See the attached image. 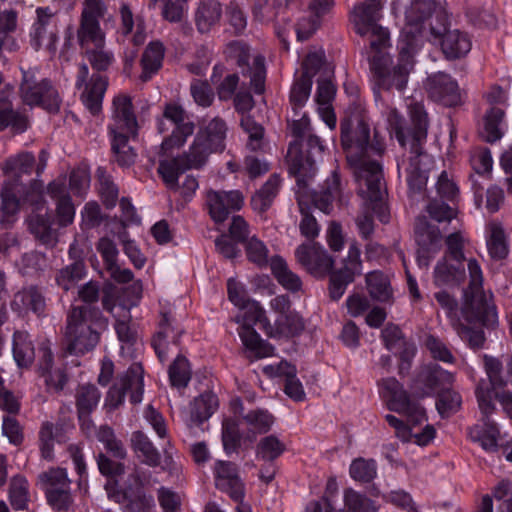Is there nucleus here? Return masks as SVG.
Listing matches in <instances>:
<instances>
[{"label": "nucleus", "mask_w": 512, "mask_h": 512, "mask_svg": "<svg viewBox=\"0 0 512 512\" xmlns=\"http://www.w3.org/2000/svg\"><path fill=\"white\" fill-rule=\"evenodd\" d=\"M369 119L364 112L341 121V142L349 165L353 168L360 195L372 203V209L381 222L387 223L389 215L383 203V173L380 163L372 156H381L385 142L375 131L370 142Z\"/></svg>", "instance_id": "nucleus-1"}, {"label": "nucleus", "mask_w": 512, "mask_h": 512, "mask_svg": "<svg viewBox=\"0 0 512 512\" xmlns=\"http://www.w3.org/2000/svg\"><path fill=\"white\" fill-rule=\"evenodd\" d=\"M470 282L464 293L465 302L460 310L462 319L453 320V328L458 336L472 349H479L485 342L482 329L471 325L480 324L493 328L498 323L496 306L492 301V294L483 290V275L479 263L475 259L468 261Z\"/></svg>", "instance_id": "nucleus-2"}, {"label": "nucleus", "mask_w": 512, "mask_h": 512, "mask_svg": "<svg viewBox=\"0 0 512 512\" xmlns=\"http://www.w3.org/2000/svg\"><path fill=\"white\" fill-rule=\"evenodd\" d=\"M35 161L31 152H20L4 162L5 180L1 198L2 209L6 214H15L22 204H37L42 197L43 184L38 180L27 179L35 169Z\"/></svg>", "instance_id": "nucleus-3"}, {"label": "nucleus", "mask_w": 512, "mask_h": 512, "mask_svg": "<svg viewBox=\"0 0 512 512\" xmlns=\"http://www.w3.org/2000/svg\"><path fill=\"white\" fill-rule=\"evenodd\" d=\"M108 327V319L95 306L72 305L67 312L63 340L66 352L82 356L91 352L100 342L101 333Z\"/></svg>", "instance_id": "nucleus-4"}, {"label": "nucleus", "mask_w": 512, "mask_h": 512, "mask_svg": "<svg viewBox=\"0 0 512 512\" xmlns=\"http://www.w3.org/2000/svg\"><path fill=\"white\" fill-rule=\"evenodd\" d=\"M107 12L102 0H84L77 29V41L91 67L96 71H107L115 62L112 51L106 49V35L100 19Z\"/></svg>", "instance_id": "nucleus-5"}, {"label": "nucleus", "mask_w": 512, "mask_h": 512, "mask_svg": "<svg viewBox=\"0 0 512 512\" xmlns=\"http://www.w3.org/2000/svg\"><path fill=\"white\" fill-rule=\"evenodd\" d=\"M380 0H364L355 5L350 19L357 34L368 37L369 49L390 47L389 32L379 25L382 17Z\"/></svg>", "instance_id": "nucleus-6"}, {"label": "nucleus", "mask_w": 512, "mask_h": 512, "mask_svg": "<svg viewBox=\"0 0 512 512\" xmlns=\"http://www.w3.org/2000/svg\"><path fill=\"white\" fill-rule=\"evenodd\" d=\"M475 394L483 417L481 423L469 428L468 435L471 441L478 443L485 451L494 452L498 448L500 431L497 424L489 419L495 411L492 393L486 383L481 382L477 385Z\"/></svg>", "instance_id": "nucleus-7"}, {"label": "nucleus", "mask_w": 512, "mask_h": 512, "mask_svg": "<svg viewBox=\"0 0 512 512\" xmlns=\"http://www.w3.org/2000/svg\"><path fill=\"white\" fill-rule=\"evenodd\" d=\"M224 53L227 58L236 62L242 77L249 79L250 88L254 93L262 94L266 80L265 58L258 53L251 54L249 46L242 41L228 43Z\"/></svg>", "instance_id": "nucleus-8"}, {"label": "nucleus", "mask_w": 512, "mask_h": 512, "mask_svg": "<svg viewBox=\"0 0 512 512\" xmlns=\"http://www.w3.org/2000/svg\"><path fill=\"white\" fill-rule=\"evenodd\" d=\"M388 48L379 46L368 51L370 70L375 86L378 90H390L392 88L403 90L407 85L411 70L398 62L391 68V58L387 52Z\"/></svg>", "instance_id": "nucleus-9"}, {"label": "nucleus", "mask_w": 512, "mask_h": 512, "mask_svg": "<svg viewBox=\"0 0 512 512\" xmlns=\"http://www.w3.org/2000/svg\"><path fill=\"white\" fill-rule=\"evenodd\" d=\"M37 484L44 491L47 503L59 511H68L74 499L71 492V480L66 469L55 467L40 473Z\"/></svg>", "instance_id": "nucleus-10"}, {"label": "nucleus", "mask_w": 512, "mask_h": 512, "mask_svg": "<svg viewBox=\"0 0 512 512\" xmlns=\"http://www.w3.org/2000/svg\"><path fill=\"white\" fill-rule=\"evenodd\" d=\"M20 97L29 106H40L49 112H56L60 98L48 79H38L33 71H22Z\"/></svg>", "instance_id": "nucleus-11"}, {"label": "nucleus", "mask_w": 512, "mask_h": 512, "mask_svg": "<svg viewBox=\"0 0 512 512\" xmlns=\"http://www.w3.org/2000/svg\"><path fill=\"white\" fill-rule=\"evenodd\" d=\"M379 393L390 410L404 414L413 425L425 420V411L412 401L399 381L393 377L383 379L379 383Z\"/></svg>", "instance_id": "nucleus-12"}, {"label": "nucleus", "mask_w": 512, "mask_h": 512, "mask_svg": "<svg viewBox=\"0 0 512 512\" xmlns=\"http://www.w3.org/2000/svg\"><path fill=\"white\" fill-rule=\"evenodd\" d=\"M75 86L80 92V100L85 108L94 116L101 113L108 87L107 77L100 74L89 76V68L83 63L78 67Z\"/></svg>", "instance_id": "nucleus-13"}, {"label": "nucleus", "mask_w": 512, "mask_h": 512, "mask_svg": "<svg viewBox=\"0 0 512 512\" xmlns=\"http://www.w3.org/2000/svg\"><path fill=\"white\" fill-rule=\"evenodd\" d=\"M436 17L437 26L430 24V34L434 40H440L445 58L455 60L466 56L472 48L469 34L459 29L447 30L446 15L438 14Z\"/></svg>", "instance_id": "nucleus-14"}, {"label": "nucleus", "mask_w": 512, "mask_h": 512, "mask_svg": "<svg viewBox=\"0 0 512 512\" xmlns=\"http://www.w3.org/2000/svg\"><path fill=\"white\" fill-rule=\"evenodd\" d=\"M436 197H431L426 210L429 216L438 223L450 222L456 217V210L448 202H454L458 196V187L443 171L436 182Z\"/></svg>", "instance_id": "nucleus-15"}, {"label": "nucleus", "mask_w": 512, "mask_h": 512, "mask_svg": "<svg viewBox=\"0 0 512 512\" xmlns=\"http://www.w3.org/2000/svg\"><path fill=\"white\" fill-rule=\"evenodd\" d=\"M58 40V29L54 13L48 7L36 9V19L29 32V42L35 51L44 48L55 52Z\"/></svg>", "instance_id": "nucleus-16"}, {"label": "nucleus", "mask_w": 512, "mask_h": 512, "mask_svg": "<svg viewBox=\"0 0 512 512\" xmlns=\"http://www.w3.org/2000/svg\"><path fill=\"white\" fill-rule=\"evenodd\" d=\"M127 393H129L131 403L137 404L142 401L143 369L138 363L132 364L119 382L110 388L107 401L113 408H116L124 402Z\"/></svg>", "instance_id": "nucleus-17"}, {"label": "nucleus", "mask_w": 512, "mask_h": 512, "mask_svg": "<svg viewBox=\"0 0 512 512\" xmlns=\"http://www.w3.org/2000/svg\"><path fill=\"white\" fill-rule=\"evenodd\" d=\"M422 143L413 141L410 156L402 163H398V168H403L406 173V179L412 190H421L427 183L428 172L433 166V158L424 152Z\"/></svg>", "instance_id": "nucleus-18"}, {"label": "nucleus", "mask_w": 512, "mask_h": 512, "mask_svg": "<svg viewBox=\"0 0 512 512\" xmlns=\"http://www.w3.org/2000/svg\"><path fill=\"white\" fill-rule=\"evenodd\" d=\"M361 251L357 242L349 246L348 255L343 261V267L330 276V295L334 300L339 299L345 292L348 284L352 283L356 275L362 272Z\"/></svg>", "instance_id": "nucleus-19"}, {"label": "nucleus", "mask_w": 512, "mask_h": 512, "mask_svg": "<svg viewBox=\"0 0 512 512\" xmlns=\"http://www.w3.org/2000/svg\"><path fill=\"white\" fill-rule=\"evenodd\" d=\"M107 130L108 133L138 134L139 125L130 96L118 94L113 98Z\"/></svg>", "instance_id": "nucleus-20"}, {"label": "nucleus", "mask_w": 512, "mask_h": 512, "mask_svg": "<svg viewBox=\"0 0 512 512\" xmlns=\"http://www.w3.org/2000/svg\"><path fill=\"white\" fill-rule=\"evenodd\" d=\"M163 118L171 121L175 127L172 130V134L163 140L162 149L168 151L183 146L187 138L194 132V123L186 120L184 109L174 103L165 106Z\"/></svg>", "instance_id": "nucleus-21"}, {"label": "nucleus", "mask_w": 512, "mask_h": 512, "mask_svg": "<svg viewBox=\"0 0 512 512\" xmlns=\"http://www.w3.org/2000/svg\"><path fill=\"white\" fill-rule=\"evenodd\" d=\"M426 90L433 101L444 106L453 107L461 102L457 81L445 72L430 75L426 81Z\"/></svg>", "instance_id": "nucleus-22"}, {"label": "nucleus", "mask_w": 512, "mask_h": 512, "mask_svg": "<svg viewBox=\"0 0 512 512\" xmlns=\"http://www.w3.org/2000/svg\"><path fill=\"white\" fill-rule=\"evenodd\" d=\"M243 204L244 196L239 190H209L206 194V205L215 222H224L230 213L239 211Z\"/></svg>", "instance_id": "nucleus-23"}, {"label": "nucleus", "mask_w": 512, "mask_h": 512, "mask_svg": "<svg viewBox=\"0 0 512 512\" xmlns=\"http://www.w3.org/2000/svg\"><path fill=\"white\" fill-rule=\"evenodd\" d=\"M295 257L301 266L315 276L329 273L334 264L327 251L316 243L298 246L295 250Z\"/></svg>", "instance_id": "nucleus-24"}, {"label": "nucleus", "mask_w": 512, "mask_h": 512, "mask_svg": "<svg viewBox=\"0 0 512 512\" xmlns=\"http://www.w3.org/2000/svg\"><path fill=\"white\" fill-rule=\"evenodd\" d=\"M438 14L445 15L437 9L434 0H415L406 11V25L415 28L419 34L430 33V24L437 26Z\"/></svg>", "instance_id": "nucleus-25"}, {"label": "nucleus", "mask_w": 512, "mask_h": 512, "mask_svg": "<svg viewBox=\"0 0 512 512\" xmlns=\"http://www.w3.org/2000/svg\"><path fill=\"white\" fill-rule=\"evenodd\" d=\"M216 487L227 493L232 500L239 502L244 498L242 483L236 464L229 461H217L214 466Z\"/></svg>", "instance_id": "nucleus-26"}, {"label": "nucleus", "mask_w": 512, "mask_h": 512, "mask_svg": "<svg viewBox=\"0 0 512 512\" xmlns=\"http://www.w3.org/2000/svg\"><path fill=\"white\" fill-rule=\"evenodd\" d=\"M415 233L419 246L417 251L418 266L427 268L431 259L441 247V233L437 228L425 225L420 219L416 224Z\"/></svg>", "instance_id": "nucleus-27"}, {"label": "nucleus", "mask_w": 512, "mask_h": 512, "mask_svg": "<svg viewBox=\"0 0 512 512\" xmlns=\"http://www.w3.org/2000/svg\"><path fill=\"white\" fill-rule=\"evenodd\" d=\"M183 330L172 325L170 313H162L159 329L152 339V346L161 362L168 359L172 346L177 347Z\"/></svg>", "instance_id": "nucleus-28"}, {"label": "nucleus", "mask_w": 512, "mask_h": 512, "mask_svg": "<svg viewBox=\"0 0 512 512\" xmlns=\"http://www.w3.org/2000/svg\"><path fill=\"white\" fill-rule=\"evenodd\" d=\"M13 92V87L9 83H4L3 76L0 74V131L11 127L14 132L22 133L28 128V119L22 113L13 109L9 96Z\"/></svg>", "instance_id": "nucleus-29"}, {"label": "nucleus", "mask_w": 512, "mask_h": 512, "mask_svg": "<svg viewBox=\"0 0 512 512\" xmlns=\"http://www.w3.org/2000/svg\"><path fill=\"white\" fill-rule=\"evenodd\" d=\"M46 300L43 292L37 286H26L17 291L11 301V309L19 315L32 312L38 316L44 314Z\"/></svg>", "instance_id": "nucleus-30"}, {"label": "nucleus", "mask_w": 512, "mask_h": 512, "mask_svg": "<svg viewBox=\"0 0 512 512\" xmlns=\"http://www.w3.org/2000/svg\"><path fill=\"white\" fill-rule=\"evenodd\" d=\"M47 193L56 203V215L60 226L71 224L75 217V207L67 191L64 179H56L47 187Z\"/></svg>", "instance_id": "nucleus-31"}, {"label": "nucleus", "mask_w": 512, "mask_h": 512, "mask_svg": "<svg viewBox=\"0 0 512 512\" xmlns=\"http://www.w3.org/2000/svg\"><path fill=\"white\" fill-rule=\"evenodd\" d=\"M227 132L228 127L225 120L216 116L206 122L204 121L196 136L214 152H222L225 149Z\"/></svg>", "instance_id": "nucleus-32"}, {"label": "nucleus", "mask_w": 512, "mask_h": 512, "mask_svg": "<svg viewBox=\"0 0 512 512\" xmlns=\"http://www.w3.org/2000/svg\"><path fill=\"white\" fill-rule=\"evenodd\" d=\"M69 255L74 259V262L60 269L55 278L58 286L65 291L73 288L86 275L85 264L78 259L79 254L74 243L70 245Z\"/></svg>", "instance_id": "nucleus-33"}, {"label": "nucleus", "mask_w": 512, "mask_h": 512, "mask_svg": "<svg viewBox=\"0 0 512 512\" xmlns=\"http://www.w3.org/2000/svg\"><path fill=\"white\" fill-rule=\"evenodd\" d=\"M113 161L120 167H130L136 159V152L129 145L130 139H135L138 134L108 133Z\"/></svg>", "instance_id": "nucleus-34"}, {"label": "nucleus", "mask_w": 512, "mask_h": 512, "mask_svg": "<svg viewBox=\"0 0 512 512\" xmlns=\"http://www.w3.org/2000/svg\"><path fill=\"white\" fill-rule=\"evenodd\" d=\"M222 5L218 0H200L195 10V23L201 33H207L222 16Z\"/></svg>", "instance_id": "nucleus-35"}, {"label": "nucleus", "mask_w": 512, "mask_h": 512, "mask_svg": "<svg viewBox=\"0 0 512 512\" xmlns=\"http://www.w3.org/2000/svg\"><path fill=\"white\" fill-rule=\"evenodd\" d=\"M366 286L372 299L382 303L393 301V288L390 277L381 271H372L366 275Z\"/></svg>", "instance_id": "nucleus-36"}, {"label": "nucleus", "mask_w": 512, "mask_h": 512, "mask_svg": "<svg viewBox=\"0 0 512 512\" xmlns=\"http://www.w3.org/2000/svg\"><path fill=\"white\" fill-rule=\"evenodd\" d=\"M243 311L236 317V322L240 326L251 325L253 328L257 325L268 336L273 334V326L271 325L264 308L257 301H252L248 306L241 309Z\"/></svg>", "instance_id": "nucleus-37"}, {"label": "nucleus", "mask_w": 512, "mask_h": 512, "mask_svg": "<svg viewBox=\"0 0 512 512\" xmlns=\"http://www.w3.org/2000/svg\"><path fill=\"white\" fill-rule=\"evenodd\" d=\"M238 334L243 345L250 353V356L258 359L269 357L273 354V346L262 340L259 334L251 325L239 326Z\"/></svg>", "instance_id": "nucleus-38"}, {"label": "nucleus", "mask_w": 512, "mask_h": 512, "mask_svg": "<svg viewBox=\"0 0 512 512\" xmlns=\"http://www.w3.org/2000/svg\"><path fill=\"white\" fill-rule=\"evenodd\" d=\"M342 203L340 179L337 174H333L327 179L322 189L314 195V205L325 214H330L333 210L335 201Z\"/></svg>", "instance_id": "nucleus-39"}, {"label": "nucleus", "mask_w": 512, "mask_h": 512, "mask_svg": "<svg viewBox=\"0 0 512 512\" xmlns=\"http://www.w3.org/2000/svg\"><path fill=\"white\" fill-rule=\"evenodd\" d=\"M505 127L504 109L502 107H491L485 113L480 135L486 142L494 143L503 136Z\"/></svg>", "instance_id": "nucleus-40"}, {"label": "nucleus", "mask_w": 512, "mask_h": 512, "mask_svg": "<svg viewBox=\"0 0 512 512\" xmlns=\"http://www.w3.org/2000/svg\"><path fill=\"white\" fill-rule=\"evenodd\" d=\"M270 269L278 283L291 292H297L302 287L300 277L290 270L286 261L281 256L270 258Z\"/></svg>", "instance_id": "nucleus-41"}, {"label": "nucleus", "mask_w": 512, "mask_h": 512, "mask_svg": "<svg viewBox=\"0 0 512 512\" xmlns=\"http://www.w3.org/2000/svg\"><path fill=\"white\" fill-rule=\"evenodd\" d=\"M165 48L160 41H152L143 52L141 65L143 81L149 80L162 67Z\"/></svg>", "instance_id": "nucleus-42"}, {"label": "nucleus", "mask_w": 512, "mask_h": 512, "mask_svg": "<svg viewBox=\"0 0 512 512\" xmlns=\"http://www.w3.org/2000/svg\"><path fill=\"white\" fill-rule=\"evenodd\" d=\"M131 446L138 457H142V461L146 465L156 467L160 464V453L149 437L142 431H135L132 433Z\"/></svg>", "instance_id": "nucleus-43"}, {"label": "nucleus", "mask_w": 512, "mask_h": 512, "mask_svg": "<svg viewBox=\"0 0 512 512\" xmlns=\"http://www.w3.org/2000/svg\"><path fill=\"white\" fill-rule=\"evenodd\" d=\"M218 405V398L213 392H204L190 404L191 421L195 424H201L212 416Z\"/></svg>", "instance_id": "nucleus-44"}, {"label": "nucleus", "mask_w": 512, "mask_h": 512, "mask_svg": "<svg viewBox=\"0 0 512 512\" xmlns=\"http://www.w3.org/2000/svg\"><path fill=\"white\" fill-rule=\"evenodd\" d=\"M422 35L423 34H419L418 32H416L415 28L408 27L406 25L398 43L399 64L412 70L414 65L413 56L417 52L419 47L418 36Z\"/></svg>", "instance_id": "nucleus-45"}, {"label": "nucleus", "mask_w": 512, "mask_h": 512, "mask_svg": "<svg viewBox=\"0 0 512 512\" xmlns=\"http://www.w3.org/2000/svg\"><path fill=\"white\" fill-rule=\"evenodd\" d=\"M13 357L20 368H28L35 358V351L30 336L21 331L13 335Z\"/></svg>", "instance_id": "nucleus-46"}, {"label": "nucleus", "mask_w": 512, "mask_h": 512, "mask_svg": "<svg viewBox=\"0 0 512 512\" xmlns=\"http://www.w3.org/2000/svg\"><path fill=\"white\" fill-rule=\"evenodd\" d=\"M215 153L209 146H207L200 138L195 136L189 149L180 155L183 160L184 168L201 169L206 163L209 156Z\"/></svg>", "instance_id": "nucleus-47"}, {"label": "nucleus", "mask_w": 512, "mask_h": 512, "mask_svg": "<svg viewBox=\"0 0 512 512\" xmlns=\"http://www.w3.org/2000/svg\"><path fill=\"white\" fill-rule=\"evenodd\" d=\"M281 179L277 175H272L251 199L252 208L260 213L265 212L272 204L278 194Z\"/></svg>", "instance_id": "nucleus-48"}, {"label": "nucleus", "mask_w": 512, "mask_h": 512, "mask_svg": "<svg viewBox=\"0 0 512 512\" xmlns=\"http://www.w3.org/2000/svg\"><path fill=\"white\" fill-rule=\"evenodd\" d=\"M29 230L42 244L53 246L57 242V232L52 228L50 217L32 215L28 221Z\"/></svg>", "instance_id": "nucleus-49"}, {"label": "nucleus", "mask_w": 512, "mask_h": 512, "mask_svg": "<svg viewBox=\"0 0 512 512\" xmlns=\"http://www.w3.org/2000/svg\"><path fill=\"white\" fill-rule=\"evenodd\" d=\"M188 168H184L183 160L180 156L171 159H163L159 162L158 173L165 185L171 190H178V178Z\"/></svg>", "instance_id": "nucleus-50"}, {"label": "nucleus", "mask_w": 512, "mask_h": 512, "mask_svg": "<svg viewBox=\"0 0 512 512\" xmlns=\"http://www.w3.org/2000/svg\"><path fill=\"white\" fill-rule=\"evenodd\" d=\"M419 378L431 389L447 390L454 381V375L441 368L437 364H432L423 369Z\"/></svg>", "instance_id": "nucleus-51"}, {"label": "nucleus", "mask_w": 512, "mask_h": 512, "mask_svg": "<svg viewBox=\"0 0 512 512\" xmlns=\"http://www.w3.org/2000/svg\"><path fill=\"white\" fill-rule=\"evenodd\" d=\"M487 249L489 255L496 260L504 259L508 254V244L502 226L492 222L488 226Z\"/></svg>", "instance_id": "nucleus-52"}, {"label": "nucleus", "mask_w": 512, "mask_h": 512, "mask_svg": "<svg viewBox=\"0 0 512 512\" xmlns=\"http://www.w3.org/2000/svg\"><path fill=\"white\" fill-rule=\"evenodd\" d=\"M292 149L290 147L288 151L289 171L296 177L298 185H304L306 180L315 174V160L310 157L304 159L302 155H293Z\"/></svg>", "instance_id": "nucleus-53"}, {"label": "nucleus", "mask_w": 512, "mask_h": 512, "mask_svg": "<svg viewBox=\"0 0 512 512\" xmlns=\"http://www.w3.org/2000/svg\"><path fill=\"white\" fill-rule=\"evenodd\" d=\"M29 483L23 476L17 475L11 479L9 501L14 510H25L29 502Z\"/></svg>", "instance_id": "nucleus-54"}, {"label": "nucleus", "mask_w": 512, "mask_h": 512, "mask_svg": "<svg viewBox=\"0 0 512 512\" xmlns=\"http://www.w3.org/2000/svg\"><path fill=\"white\" fill-rule=\"evenodd\" d=\"M464 274L463 263H456V265H450L447 262L446 257L443 258L435 267L434 270V281L437 285H449L457 283Z\"/></svg>", "instance_id": "nucleus-55"}, {"label": "nucleus", "mask_w": 512, "mask_h": 512, "mask_svg": "<svg viewBox=\"0 0 512 512\" xmlns=\"http://www.w3.org/2000/svg\"><path fill=\"white\" fill-rule=\"evenodd\" d=\"M285 444L275 435L260 439L256 447V457L263 461L272 462L285 451Z\"/></svg>", "instance_id": "nucleus-56"}, {"label": "nucleus", "mask_w": 512, "mask_h": 512, "mask_svg": "<svg viewBox=\"0 0 512 512\" xmlns=\"http://www.w3.org/2000/svg\"><path fill=\"white\" fill-rule=\"evenodd\" d=\"M245 254L249 262L259 268L270 266L269 249L263 241L256 236L244 242Z\"/></svg>", "instance_id": "nucleus-57"}, {"label": "nucleus", "mask_w": 512, "mask_h": 512, "mask_svg": "<svg viewBox=\"0 0 512 512\" xmlns=\"http://www.w3.org/2000/svg\"><path fill=\"white\" fill-rule=\"evenodd\" d=\"M101 394L92 384L80 385L76 392L77 411L83 415L91 413L98 405Z\"/></svg>", "instance_id": "nucleus-58"}, {"label": "nucleus", "mask_w": 512, "mask_h": 512, "mask_svg": "<svg viewBox=\"0 0 512 512\" xmlns=\"http://www.w3.org/2000/svg\"><path fill=\"white\" fill-rule=\"evenodd\" d=\"M350 477L358 482L369 483L377 475V464L373 459L356 458L349 467Z\"/></svg>", "instance_id": "nucleus-59"}, {"label": "nucleus", "mask_w": 512, "mask_h": 512, "mask_svg": "<svg viewBox=\"0 0 512 512\" xmlns=\"http://www.w3.org/2000/svg\"><path fill=\"white\" fill-rule=\"evenodd\" d=\"M484 368L488 376L489 383L485 380H481L478 385L481 382H485L492 394L494 389L503 388L507 385L508 381L502 374L503 365L499 359L485 355Z\"/></svg>", "instance_id": "nucleus-60"}, {"label": "nucleus", "mask_w": 512, "mask_h": 512, "mask_svg": "<svg viewBox=\"0 0 512 512\" xmlns=\"http://www.w3.org/2000/svg\"><path fill=\"white\" fill-rule=\"evenodd\" d=\"M241 127L248 134L247 149L255 153L263 148L264 129L250 115H242Z\"/></svg>", "instance_id": "nucleus-61"}, {"label": "nucleus", "mask_w": 512, "mask_h": 512, "mask_svg": "<svg viewBox=\"0 0 512 512\" xmlns=\"http://www.w3.org/2000/svg\"><path fill=\"white\" fill-rule=\"evenodd\" d=\"M312 88V80L308 77L301 76L296 80L290 91V104L292 106L294 117L299 115L301 110L306 104Z\"/></svg>", "instance_id": "nucleus-62"}, {"label": "nucleus", "mask_w": 512, "mask_h": 512, "mask_svg": "<svg viewBox=\"0 0 512 512\" xmlns=\"http://www.w3.org/2000/svg\"><path fill=\"white\" fill-rule=\"evenodd\" d=\"M282 9V0H255L252 14L257 21L268 23L273 21Z\"/></svg>", "instance_id": "nucleus-63"}, {"label": "nucleus", "mask_w": 512, "mask_h": 512, "mask_svg": "<svg viewBox=\"0 0 512 512\" xmlns=\"http://www.w3.org/2000/svg\"><path fill=\"white\" fill-rule=\"evenodd\" d=\"M344 505L349 512H377L372 500L352 488L344 491Z\"/></svg>", "instance_id": "nucleus-64"}]
</instances>
